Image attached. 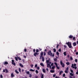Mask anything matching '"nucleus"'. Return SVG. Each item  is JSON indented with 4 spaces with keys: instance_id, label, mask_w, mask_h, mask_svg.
Returning <instances> with one entry per match:
<instances>
[{
    "instance_id": "1",
    "label": "nucleus",
    "mask_w": 78,
    "mask_h": 78,
    "mask_svg": "<svg viewBox=\"0 0 78 78\" xmlns=\"http://www.w3.org/2000/svg\"><path fill=\"white\" fill-rule=\"evenodd\" d=\"M66 44L67 45L68 47L69 48H73L72 46V43H71V42H66Z\"/></svg>"
},
{
    "instance_id": "2",
    "label": "nucleus",
    "mask_w": 78,
    "mask_h": 78,
    "mask_svg": "<svg viewBox=\"0 0 78 78\" xmlns=\"http://www.w3.org/2000/svg\"><path fill=\"white\" fill-rule=\"evenodd\" d=\"M76 66V64H72L71 67L73 68V69H76L77 67L76 66Z\"/></svg>"
},
{
    "instance_id": "3",
    "label": "nucleus",
    "mask_w": 78,
    "mask_h": 78,
    "mask_svg": "<svg viewBox=\"0 0 78 78\" xmlns=\"http://www.w3.org/2000/svg\"><path fill=\"white\" fill-rule=\"evenodd\" d=\"M60 63L62 67L64 68V67H65V66H64V64L62 62V61L61 60H60Z\"/></svg>"
},
{
    "instance_id": "4",
    "label": "nucleus",
    "mask_w": 78,
    "mask_h": 78,
    "mask_svg": "<svg viewBox=\"0 0 78 78\" xmlns=\"http://www.w3.org/2000/svg\"><path fill=\"white\" fill-rule=\"evenodd\" d=\"M48 55L49 56H52V53H51V51L50 50L49 51H48Z\"/></svg>"
},
{
    "instance_id": "5",
    "label": "nucleus",
    "mask_w": 78,
    "mask_h": 78,
    "mask_svg": "<svg viewBox=\"0 0 78 78\" xmlns=\"http://www.w3.org/2000/svg\"><path fill=\"white\" fill-rule=\"evenodd\" d=\"M68 70H69V67H67L65 69V73H68Z\"/></svg>"
},
{
    "instance_id": "6",
    "label": "nucleus",
    "mask_w": 78,
    "mask_h": 78,
    "mask_svg": "<svg viewBox=\"0 0 78 78\" xmlns=\"http://www.w3.org/2000/svg\"><path fill=\"white\" fill-rule=\"evenodd\" d=\"M54 64L55 65L56 67H57V69H59V67L58 66V64H57V63L55 62Z\"/></svg>"
},
{
    "instance_id": "7",
    "label": "nucleus",
    "mask_w": 78,
    "mask_h": 78,
    "mask_svg": "<svg viewBox=\"0 0 78 78\" xmlns=\"http://www.w3.org/2000/svg\"><path fill=\"white\" fill-rule=\"evenodd\" d=\"M43 52L42 51L41 52V53L40 54V59H41V58H42V57L43 56H43Z\"/></svg>"
},
{
    "instance_id": "8",
    "label": "nucleus",
    "mask_w": 78,
    "mask_h": 78,
    "mask_svg": "<svg viewBox=\"0 0 78 78\" xmlns=\"http://www.w3.org/2000/svg\"><path fill=\"white\" fill-rule=\"evenodd\" d=\"M5 71H6L5 73H8V69H5H5H4L3 70V72H5Z\"/></svg>"
},
{
    "instance_id": "9",
    "label": "nucleus",
    "mask_w": 78,
    "mask_h": 78,
    "mask_svg": "<svg viewBox=\"0 0 78 78\" xmlns=\"http://www.w3.org/2000/svg\"><path fill=\"white\" fill-rule=\"evenodd\" d=\"M39 55V53H37V52H35L34 53V56H35V57L36 56H37V55Z\"/></svg>"
},
{
    "instance_id": "10",
    "label": "nucleus",
    "mask_w": 78,
    "mask_h": 78,
    "mask_svg": "<svg viewBox=\"0 0 78 78\" xmlns=\"http://www.w3.org/2000/svg\"><path fill=\"white\" fill-rule=\"evenodd\" d=\"M12 64L13 65H14V66H16V63H13V62H14V60H12Z\"/></svg>"
},
{
    "instance_id": "11",
    "label": "nucleus",
    "mask_w": 78,
    "mask_h": 78,
    "mask_svg": "<svg viewBox=\"0 0 78 78\" xmlns=\"http://www.w3.org/2000/svg\"><path fill=\"white\" fill-rule=\"evenodd\" d=\"M11 76L12 78H13V77H14V76H15L14 75L13 73H12L11 74Z\"/></svg>"
},
{
    "instance_id": "12",
    "label": "nucleus",
    "mask_w": 78,
    "mask_h": 78,
    "mask_svg": "<svg viewBox=\"0 0 78 78\" xmlns=\"http://www.w3.org/2000/svg\"><path fill=\"white\" fill-rule=\"evenodd\" d=\"M73 36L72 35H71L69 36V39H72V38H73Z\"/></svg>"
},
{
    "instance_id": "13",
    "label": "nucleus",
    "mask_w": 78,
    "mask_h": 78,
    "mask_svg": "<svg viewBox=\"0 0 78 78\" xmlns=\"http://www.w3.org/2000/svg\"><path fill=\"white\" fill-rule=\"evenodd\" d=\"M25 72H26V74H27V75H30V72L27 71L26 70L25 71Z\"/></svg>"
},
{
    "instance_id": "14",
    "label": "nucleus",
    "mask_w": 78,
    "mask_h": 78,
    "mask_svg": "<svg viewBox=\"0 0 78 78\" xmlns=\"http://www.w3.org/2000/svg\"><path fill=\"white\" fill-rule=\"evenodd\" d=\"M20 66L21 67H23V65L22 64V63H19Z\"/></svg>"
},
{
    "instance_id": "15",
    "label": "nucleus",
    "mask_w": 78,
    "mask_h": 78,
    "mask_svg": "<svg viewBox=\"0 0 78 78\" xmlns=\"http://www.w3.org/2000/svg\"><path fill=\"white\" fill-rule=\"evenodd\" d=\"M55 69V65H54L52 67H51V69L52 70H53Z\"/></svg>"
},
{
    "instance_id": "16",
    "label": "nucleus",
    "mask_w": 78,
    "mask_h": 78,
    "mask_svg": "<svg viewBox=\"0 0 78 78\" xmlns=\"http://www.w3.org/2000/svg\"><path fill=\"white\" fill-rule=\"evenodd\" d=\"M42 61L43 62H44V61H45V58H44V57L43 56L42 57Z\"/></svg>"
},
{
    "instance_id": "17",
    "label": "nucleus",
    "mask_w": 78,
    "mask_h": 78,
    "mask_svg": "<svg viewBox=\"0 0 78 78\" xmlns=\"http://www.w3.org/2000/svg\"><path fill=\"white\" fill-rule=\"evenodd\" d=\"M63 73V71H60L59 73V75H61V74L62 73Z\"/></svg>"
},
{
    "instance_id": "18",
    "label": "nucleus",
    "mask_w": 78,
    "mask_h": 78,
    "mask_svg": "<svg viewBox=\"0 0 78 78\" xmlns=\"http://www.w3.org/2000/svg\"><path fill=\"white\" fill-rule=\"evenodd\" d=\"M55 72V70H51L50 71V72L51 73H54Z\"/></svg>"
},
{
    "instance_id": "19",
    "label": "nucleus",
    "mask_w": 78,
    "mask_h": 78,
    "mask_svg": "<svg viewBox=\"0 0 78 78\" xmlns=\"http://www.w3.org/2000/svg\"><path fill=\"white\" fill-rule=\"evenodd\" d=\"M73 46H74V47L76 46V42H74L73 43Z\"/></svg>"
},
{
    "instance_id": "20",
    "label": "nucleus",
    "mask_w": 78,
    "mask_h": 78,
    "mask_svg": "<svg viewBox=\"0 0 78 78\" xmlns=\"http://www.w3.org/2000/svg\"><path fill=\"white\" fill-rule=\"evenodd\" d=\"M42 71L43 72V73H45V72H46L45 69H43Z\"/></svg>"
},
{
    "instance_id": "21",
    "label": "nucleus",
    "mask_w": 78,
    "mask_h": 78,
    "mask_svg": "<svg viewBox=\"0 0 78 78\" xmlns=\"http://www.w3.org/2000/svg\"><path fill=\"white\" fill-rule=\"evenodd\" d=\"M41 78H44V75L42 73H41Z\"/></svg>"
},
{
    "instance_id": "22",
    "label": "nucleus",
    "mask_w": 78,
    "mask_h": 78,
    "mask_svg": "<svg viewBox=\"0 0 78 78\" xmlns=\"http://www.w3.org/2000/svg\"><path fill=\"white\" fill-rule=\"evenodd\" d=\"M16 73L17 74H18V73H19V72H18V71H17V70H15V71Z\"/></svg>"
},
{
    "instance_id": "23",
    "label": "nucleus",
    "mask_w": 78,
    "mask_h": 78,
    "mask_svg": "<svg viewBox=\"0 0 78 78\" xmlns=\"http://www.w3.org/2000/svg\"><path fill=\"white\" fill-rule=\"evenodd\" d=\"M40 65L41 66H42V67H44V64H43V63H41Z\"/></svg>"
},
{
    "instance_id": "24",
    "label": "nucleus",
    "mask_w": 78,
    "mask_h": 78,
    "mask_svg": "<svg viewBox=\"0 0 78 78\" xmlns=\"http://www.w3.org/2000/svg\"><path fill=\"white\" fill-rule=\"evenodd\" d=\"M70 75L71 76H73V75H74L73 74V73H70Z\"/></svg>"
},
{
    "instance_id": "25",
    "label": "nucleus",
    "mask_w": 78,
    "mask_h": 78,
    "mask_svg": "<svg viewBox=\"0 0 78 78\" xmlns=\"http://www.w3.org/2000/svg\"><path fill=\"white\" fill-rule=\"evenodd\" d=\"M29 77L30 78H31L32 77V75H31V74H29Z\"/></svg>"
},
{
    "instance_id": "26",
    "label": "nucleus",
    "mask_w": 78,
    "mask_h": 78,
    "mask_svg": "<svg viewBox=\"0 0 78 78\" xmlns=\"http://www.w3.org/2000/svg\"><path fill=\"white\" fill-rule=\"evenodd\" d=\"M54 61H55V62H56V61H58V59H57L56 58H55L54 59Z\"/></svg>"
},
{
    "instance_id": "27",
    "label": "nucleus",
    "mask_w": 78,
    "mask_h": 78,
    "mask_svg": "<svg viewBox=\"0 0 78 78\" xmlns=\"http://www.w3.org/2000/svg\"><path fill=\"white\" fill-rule=\"evenodd\" d=\"M15 60L17 61H18V57H15Z\"/></svg>"
},
{
    "instance_id": "28",
    "label": "nucleus",
    "mask_w": 78,
    "mask_h": 78,
    "mask_svg": "<svg viewBox=\"0 0 78 78\" xmlns=\"http://www.w3.org/2000/svg\"><path fill=\"white\" fill-rule=\"evenodd\" d=\"M50 66V64L48 63L47 64V67H48V68Z\"/></svg>"
},
{
    "instance_id": "29",
    "label": "nucleus",
    "mask_w": 78,
    "mask_h": 78,
    "mask_svg": "<svg viewBox=\"0 0 78 78\" xmlns=\"http://www.w3.org/2000/svg\"><path fill=\"white\" fill-rule=\"evenodd\" d=\"M66 64H67V65H68V66H69V65H70V63H69V62H67L66 63Z\"/></svg>"
},
{
    "instance_id": "30",
    "label": "nucleus",
    "mask_w": 78,
    "mask_h": 78,
    "mask_svg": "<svg viewBox=\"0 0 78 78\" xmlns=\"http://www.w3.org/2000/svg\"><path fill=\"white\" fill-rule=\"evenodd\" d=\"M18 59H19V60H20V61H21V58L19 57H18Z\"/></svg>"
},
{
    "instance_id": "31",
    "label": "nucleus",
    "mask_w": 78,
    "mask_h": 78,
    "mask_svg": "<svg viewBox=\"0 0 78 78\" xmlns=\"http://www.w3.org/2000/svg\"><path fill=\"white\" fill-rule=\"evenodd\" d=\"M8 62H5L4 64H8Z\"/></svg>"
},
{
    "instance_id": "32",
    "label": "nucleus",
    "mask_w": 78,
    "mask_h": 78,
    "mask_svg": "<svg viewBox=\"0 0 78 78\" xmlns=\"http://www.w3.org/2000/svg\"><path fill=\"white\" fill-rule=\"evenodd\" d=\"M30 71H31V72H34V70L32 69H31L30 70Z\"/></svg>"
},
{
    "instance_id": "33",
    "label": "nucleus",
    "mask_w": 78,
    "mask_h": 78,
    "mask_svg": "<svg viewBox=\"0 0 78 78\" xmlns=\"http://www.w3.org/2000/svg\"><path fill=\"white\" fill-rule=\"evenodd\" d=\"M53 51H54V52H56V49L54 48L53 49Z\"/></svg>"
},
{
    "instance_id": "34",
    "label": "nucleus",
    "mask_w": 78,
    "mask_h": 78,
    "mask_svg": "<svg viewBox=\"0 0 78 78\" xmlns=\"http://www.w3.org/2000/svg\"><path fill=\"white\" fill-rule=\"evenodd\" d=\"M36 53H38V52H39V49H36Z\"/></svg>"
},
{
    "instance_id": "35",
    "label": "nucleus",
    "mask_w": 78,
    "mask_h": 78,
    "mask_svg": "<svg viewBox=\"0 0 78 78\" xmlns=\"http://www.w3.org/2000/svg\"><path fill=\"white\" fill-rule=\"evenodd\" d=\"M63 54L64 56H66V52H64L63 53Z\"/></svg>"
},
{
    "instance_id": "36",
    "label": "nucleus",
    "mask_w": 78,
    "mask_h": 78,
    "mask_svg": "<svg viewBox=\"0 0 78 78\" xmlns=\"http://www.w3.org/2000/svg\"><path fill=\"white\" fill-rule=\"evenodd\" d=\"M70 71L71 73H73V71L72 69H71Z\"/></svg>"
},
{
    "instance_id": "37",
    "label": "nucleus",
    "mask_w": 78,
    "mask_h": 78,
    "mask_svg": "<svg viewBox=\"0 0 78 78\" xmlns=\"http://www.w3.org/2000/svg\"><path fill=\"white\" fill-rule=\"evenodd\" d=\"M44 56H45V55H46V53H45V52H44Z\"/></svg>"
},
{
    "instance_id": "38",
    "label": "nucleus",
    "mask_w": 78,
    "mask_h": 78,
    "mask_svg": "<svg viewBox=\"0 0 78 78\" xmlns=\"http://www.w3.org/2000/svg\"><path fill=\"white\" fill-rule=\"evenodd\" d=\"M56 54L57 55H59V52L58 51L56 52Z\"/></svg>"
},
{
    "instance_id": "39",
    "label": "nucleus",
    "mask_w": 78,
    "mask_h": 78,
    "mask_svg": "<svg viewBox=\"0 0 78 78\" xmlns=\"http://www.w3.org/2000/svg\"><path fill=\"white\" fill-rule=\"evenodd\" d=\"M63 77H65V76H66V74H65V73L63 74Z\"/></svg>"
},
{
    "instance_id": "40",
    "label": "nucleus",
    "mask_w": 78,
    "mask_h": 78,
    "mask_svg": "<svg viewBox=\"0 0 78 78\" xmlns=\"http://www.w3.org/2000/svg\"><path fill=\"white\" fill-rule=\"evenodd\" d=\"M19 72H21V69L20 68H19Z\"/></svg>"
},
{
    "instance_id": "41",
    "label": "nucleus",
    "mask_w": 78,
    "mask_h": 78,
    "mask_svg": "<svg viewBox=\"0 0 78 78\" xmlns=\"http://www.w3.org/2000/svg\"><path fill=\"white\" fill-rule=\"evenodd\" d=\"M59 44H57V46H56V48H58V47H59Z\"/></svg>"
},
{
    "instance_id": "42",
    "label": "nucleus",
    "mask_w": 78,
    "mask_h": 78,
    "mask_svg": "<svg viewBox=\"0 0 78 78\" xmlns=\"http://www.w3.org/2000/svg\"><path fill=\"white\" fill-rule=\"evenodd\" d=\"M64 47L65 48H67V46H66V45H64Z\"/></svg>"
},
{
    "instance_id": "43",
    "label": "nucleus",
    "mask_w": 78,
    "mask_h": 78,
    "mask_svg": "<svg viewBox=\"0 0 78 78\" xmlns=\"http://www.w3.org/2000/svg\"><path fill=\"white\" fill-rule=\"evenodd\" d=\"M49 60H46V62L47 63H49Z\"/></svg>"
},
{
    "instance_id": "44",
    "label": "nucleus",
    "mask_w": 78,
    "mask_h": 78,
    "mask_svg": "<svg viewBox=\"0 0 78 78\" xmlns=\"http://www.w3.org/2000/svg\"><path fill=\"white\" fill-rule=\"evenodd\" d=\"M0 77L1 78H3V75H2L1 74L0 75Z\"/></svg>"
},
{
    "instance_id": "45",
    "label": "nucleus",
    "mask_w": 78,
    "mask_h": 78,
    "mask_svg": "<svg viewBox=\"0 0 78 78\" xmlns=\"http://www.w3.org/2000/svg\"><path fill=\"white\" fill-rule=\"evenodd\" d=\"M37 65L36 64V65H35V68H37Z\"/></svg>"
},
{
    "instance_id": "46",
    "label": "nucleus",
    "mask_w": 78,
    "mask_h": 78,
    "mask_svg": "<svg viewBox=\"0 0 78 78\" xmlns=\"http://www.w3.org/2000/svg\"><path fill=\"white\" fill-rule=\"evenodd\" d=\"M58 51L59 52H61V48H60L59 49H58Z\"/></svg>"
},
{
    "instance_id": "47",
    "label": "nucleus",
    "mask_w": 78,
    "mask_h": 78,
    "mask_svg": "<svg viewBox=\"0 0 78 78\" xmlns=\"http://www.w3.org/2000/svg\"><path fill=\"white\" fill-rule=\"evenodd\" d=\"M35 72L36 73H38V71H37V70H36Z\"/></svg>"
},
{
    "instance_id": "48",
    "label": "nucleus",
    "mask_w": 78,
    "mask_h": 78,
    "mask_svg": "<svg viewBox=\"0 0 78 78\" xmlns=\"http://www.w3.org/2000/svg\"><path fill=\"white\" fill-rule=\"evenodd\" d=\"M75 61L76 62H77L78 61V60H77V59H75Z\"/></svg>"
},
{
    "instance_id": "49",
    "label": "nucleus",
    "mask_w": 78,
    "mask_h": 78,
    "mask_svg": "<svg viewBox=\"0 0 78 78\" xmlns=\"http://www.w3.org/2000/svg\"><path fill=\"white\" fill-rule=\"evenodd\" d=\"M55 76H56V74H54L53 75V78H55Z\"/></svg>"
},
{
    "instance_id": "50",
    "label": "nucleus",
    "mask_w": 78,
    "mask_h": 78,
    "mask_svg": "<svg viewBox=\"0 0 78 78\" xmlns=\"http://www.w3.org/2000/svg\"><path fill=\"white\" fill-rule=\"evenodd\" d=\"M40 69V67H37V70H39Z\"/></svg>"
},
{
    "instance_id": "51",
    "label": "nucleus",
    "mask_w": 78,
    "mask_h": 78,
    "mask_svg": "<svg viewBox=\"0 0 78 78\" xmlns=\"http://www.w3.org/2000/svg\"><path fill=\"white\" fill-rule=\"evenodd\" d=\"M70 59L71 60H73V58H72V57H71L70 58Z\"/></svg>"
},
{
    "instance_id": "52",
    "label": "nucleus",
    "mask_w": 78,
    "mask_h": 78,
    "mask_svg": "<svg viewBox=\"0 0 78 78\" xmlns=\"http://www.w3.org/2000/svg\"><path fill=\"white\" fill-rule=\"evenodd\" d=\"M33 52H34V53H35V51H36V50H35V49H34L33 50Z\"/></svg>"
},
{
    "instance_id": "53",
    "label": "nucleus",
    "mask_w": 78,
    "mask_h": 78,
    "mask_svg": "<svg viewBox=\"0 0 78 78\" xmlns=\"http://www.w3.org/2000/svg\"><path fill=\"white\" fill-rule=\"evenodd\" d=\"M24 51L26 52V51H27V49H24Z\"/></svg>"
},
{
    "instance_id": "54",
    "label": "nucleus",
    "mask_w": 78,
    "mask_h": 78,
    "mask_svg": "<svg viewBox=\"0 0 78 78\" xmlns=\"http://www.w3.org/2000/svg\"><path fill=\"white\" fill-rule=\"evenodd\" d=\"M30 66H31V67H33V64H31V65H30Z\"/></svg>"
},
{
    "instance_id": "55",
    "label": "nucleus",
    "mask_w": 78,
    "mask_h": 78,
    "mask_svg": "<svg viewBox=\"0 0 78 78\" xmlns=\"http://www.w3.org/2000/svg\"><path fill=\"white\" fill-rule=\"evenodd\" d=\"M23 57L24 58H27V56L25 55H23Z\"/></svg>"
},
{
    "instance_id": "56",
    "label": "nucleus",
    "mask_w": 78,
    "mask_h": 78,
    "mask_svg": "<svg viewBox=\"0 0 78 78\" xmlns=\"http://www.w3.org/2000/svg\"><path fill=\"white\" fill-rule=\"evenodd\" d=\"M51 66H53V63H52L51 64Z\"/></svg>"
},
{
    "instance_id": "57",
    "label": "nucleus",
    "mask_w": 78,
    "mask_h": 78,
    "mask_svg": "<svg viewBox=\"0 0 78 78\" xmlns=\"http://www.w3.org/2000/svg\"><path fill=\"white\" fill-rule=\"evenodd\" d=\"M76 55H78V52H76Z\"/></svg>"
},
{
    "instance_id": "58",
    "label": "nucleus",
    "mask_w": 78,
    "mask_h": 78,
    "mask_svg": "<svg viewBox=\"0 0 78 78\" xmlns=\"http://www.w3.org/2000/svg\"><path fill=\"white\" fill-rule=\"evenodd\" d=\"M46 70L48 71V68H46Z\"/></svg>"
},
{
    "instance_id": "59",
    "label": "nucleus",
    "mask_w": 78,
    "mask_h": 78,
    "mask_svg": "<svg viewBox=\"0 0 78 78\" xmlns=\"http://www.w3.org/2000/svg\"><path fill=\"white\" fill-rule=\"evenodd\" d=\"M74 39H75V37H73V40H74Z\"/></svg>"
},
{
    "instance_id": "60",
    "label": "nucleus",
    "mask_w": 78,
    "mask_h": 78,
    "mask_svg": "<svg viewBox=\"0 0 78 78\" xmlns=\"http://www.w3.org/2000/svg\"><path fill=\"white\" fill-rule=\"evenodd\" d=\"M67 58H69V55H67Z\"/></svg>"
},
{
    "instance_id": "61",
    "label": "nucleus",
    "mask_w": 78,
    "mask_h": 78,
    "mask_svg": "<svg viewBox=\"0 0 78 78\" xmlns=\"http://www.w3.org/2000/svg\"><path fill=\"white\" fill-rule=\"evenodd\" d=\"M69 78H73V77L71 76H69Z\"/></svg>"
},
{
    "instance_id": "62",
    "label": "nucleus",
    "mask_w": 78,
    "mask_h": 78,
    "mask_svg": "<svg viewBox=\"0 0 78 78\" xmlns=\"http://www.w3.org/2000/svg\"><path fill=\"white\" fill-rule=\"evenodd\" d=\"M35 78H39V77L37 76L35 77Z\"/></svg>"
},
{
    "instance_id": "63",
    "label": "nucleus",
    "mask_w": 78,
    "mask_h": 78,
    "mask_svg": "<svg viewBox=\"0 0 78 78\" xmlns=\"http://www.w3.org/2000/svg\"><path fill=\"white\" fill-rule=\"evenodd\" d=\"M54 54H52V56H53V57H54Z\"/></svg>"
},
{
    "instance_id": "64",
    "label": "nucleus",
    "mask_w": 78,
    "mask_h": 78,
    "mask_svg": "<svg viewBox=\"0 0 78 78\" xmlns=\"http://www.w3.org/2000/svg\"><path fill=\"white\" fill-rule=\"evenodd\" d=\"M45 51H47V49H45L44 50Z\"/></svg>"
}]
</instances>
